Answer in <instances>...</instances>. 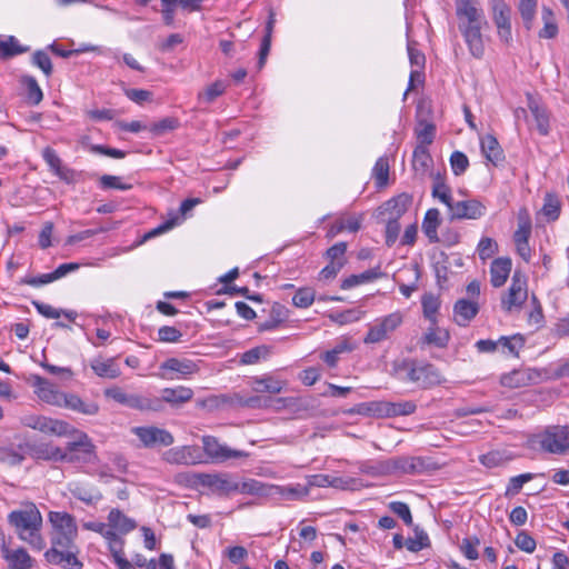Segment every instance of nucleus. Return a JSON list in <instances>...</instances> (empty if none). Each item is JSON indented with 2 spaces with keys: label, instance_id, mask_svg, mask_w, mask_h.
I'll use <instances>...</instances> for the list:
<instances>
[{
  "label": "nucleus",
  "instance_id": "1",
  "mask_svg": "<svg viewBox=\"0 0 569 569\" xmlns=\"http://www.w3.org/2000/svg\"><path fill=\"white\" fill-rule=\"evenodd\" d=\"M48 518L53 531L51 536L52 546L44 553L46 560L64 569H81L82 563L77 558V547L74 545L78 535L74 517L68 512L50 511Z\"/></svg>",
  "mask_w": 569,
  "mask_h": 569
},
{
  "label": "nucleus",
  "instance_id": "2",
  "mask_svg": "<svg viewBox=\"0 0 569 569\" xmlns=\"http://www.w3.org/2000/svg\"><path fill=\"white\" fill-rule=\"evenodd\" d=\"M458 29L472 57L480 59L485 54V42L481 33L487 24L483 11L477 0H455Z\"/></svg>",
  "mask_w": 569,
  "mask_h": 569
},
{
  "label": "nucleus",
  "instance_id": "3",
  "mask_svg": "<svg viewBox=\"0 0 569 569\" xmlns=\"http://www.w3.org/2000/svg\"><path fill=\"white\" fill-rule=\"evenodd\" d=\"M8 522L14 529L18 538L33 550L44 549L46 540L41 535L42 516L34 503L27 502L19 509L12 510L8 515Z\"/></svg>",
  "mask_w": 569,
  "mask_h": 569
},
{
  "label": "nucleus",
  "instance_id": "4",
  "mask_svg": "<svg viewBox=\"0 0 569 569\" xmlns=\"http://www.w3.org/2000/svg\"><path fill=\"white\" fill-rule=\"evenodd\" d=\"M395 375L400 380L416 383L421 389H430L446 381L441 372L432 363L403 359L393 363Z\"/></svg>",
  "mask_w": 569,
  "mask_h": 569
},
{
  "label": "nucleus",
  "instance_id": "5",
  "mask_svg": "<svg viewBox=\"0 0 569 569\" xmlns=\"http://www.w3.org/2000/svg\"><path fill=\"white\" fill-rule=\"evenodd\" d=\"M70 440L67 442L62 457L66 462L71 463H87L96 457L94 445L89 436L78 429H74L69 436Z\"/></svg>",
  "mask_w": 569,
  "mask_h": 569
},
{
  "label": "nucleus",
  "instance_id": "6",
  "mask_svg": "<svg viewBox=\"0 0 569 569\" xmlns=\"http://www.w3.org/2000/svg\"><path fill=\"white\" fill-rule=\"evenodd\" d=\"M402 322L403 315L401 311H395L387 316L377 318L369 327V330L363 338V342L366 345H372L389 339Z\"/></svg>",
  "mask_w": 569,
  "mask_h": 569
},
{
  "label": "nucleus",
  "instance_id": "7",
  "mask_svg": "<svg viewBox=\"0 0 569 569\" xmlns=\"http://www.w3.org/2000/svg\"><path fill=\"white\" fill-rule=\"evenodd\" d=\"M540 448L547 452L561 455L569 450V426H552L538 435Z\"/></svg>",
  "mask_w": 569,
  "mask_h": 569
},
{
  "label": "nucleus",
  "instance_id": "8",
  "mask_svg": "<svg viewBox=\"0 0 569 569\" xmlns=\"http://www.w3.org/2000/svg\"><path fill=\"white\" fill-rule=\"evenodd\" d=\"M527 298V278L520 271H515L508 292L501 298V308L509 313L519 311Z\"/></svg>",
  "mask_w": 569,
  "mask_h": 569
},
{
  "label": "nucleus",
  "instance_id": "9",
  "mask_svg": "<svg viewBox=\"0 0 569 569\" xmlns=\"http://www.w3.org/2000/svg\"><path fill=\"white\" fill-rule=\"evenodd\" d=\"M422 467L420 458L398 457L395 459L380 461L375 470L370 471L371 476L390 475V473H408L418 472Z\"/></svg>",
  "mask_w": 569,
  "mask_h": 569
},
{
  "label": "nucleus",
  "instance_id": "10",
  "mask_svg": "<svg viewBox=\"0 0 569 569\" xmlns=\"http://www.w3.org/2000/svg\"><path fill=\"white\" fill-rule=\"evenodd\" d=\"M131 432L138 437L146 448H153L157 446L169 447L174 442V438L171 432L154 426L133 427Z\"/></svg>",
  "mask_w": 569,
  "mask_h": 569
},
{
  "label": "nucleus",
  "instance_id": "11",
  "mask_svg": "<svg viewBox=\"0 0 569 569\" xmlns=\"http://www.w3.org/2000/svg\"><path fill=\"white\" fill-rule=\"evenodd\" d=\"M202 447L204 453L213 461L224 462L229 459L247 458L248 453L242 450L231 449L219 442L216 437L203 436Z\"/></svg>",
  "mask_w": 569,
  "mask_h": 569
},
{
  "label": "nucleus",
  "instance_id": "12",
  "mask_svg": "<svg viewBox=\"0 0 569 569\" xmlns=\"http://www.w3.org/2000/svg\"><path fill=\"white\" fill-rule=\"evenodd\" d=\"M487 212V207L478 199H468L456 201L448 211L449 219L452 220H478Z\"/></svg>",
  "mask_w": 569,
  "mask_h": 569
},
{
  "label": "nucleus",
  "instance_id": "13",
  "mask_svg": "<svg viewBox=\"0 0 569 569\" xmlns=\"http://www.w3.org/2000/svg\"><path fill=\"white\" fill-rule=\"evenodd\" d=\"M492 19L498 29L499 38L509 42L511 34V9L503 0H490Z\"/></svg>",
  "mask_w": 569,
  "mask_h": 569
},
{
  "label": "nucleus",
  "instance_id": "14",
  "mask_svg": "<svg viewBox=\"0 0 569 569\" xmlns=\"http://www.w3.org/2000/svg\"><path fill=\"white\" fill-rule=\"evenodd\" d=\"M162 460L170 465L193 466L202 462V455L197 446H180L164 451Z\"/></svg>",
  "mask_w": 569,
  "mask_h": 569
},
{
  "label": "nucleus",
  "instance_id": "15",
  "mask_svg": "<svg viewBox=\"0 0 569 569\" xmlns=\"http://www.w3.org/2000/svg\"><path fill=\"white\" fill-rule=\"evenodd\" d=\"M199 483L220 496H228L237 490V481L227 473H199Z\"/></svg>",
  "mask_w": 569,
  "mask_h": 569
},
{
  "label": "nucleus",
  "instance_id": "16",
  "mask_svg": "<svg viewBox=\"0 0 569 569\" xmlns=\"http://www.w3.org/2000/svg\"><path fill=\"white\" fill-rule=\"evenodd\" d=\"M30 383L34 388V393L41 401L57 407L61 406L64 392L58 390L48 379L39 375H32L30 377Z\"/></svg>",
  "mask_w": 569,
  "mask_h": 569
},
{
  "label": "nucleus",
  "instance_id": "17",
  "mask_svg": "<svg viewBox=\"0 0 569 569\" xmlns=\"http://www.w3.org/2000/svg\"><path fill=\"white\" fill-rule=\"evenodd\" d=\"M541 379V373L533 368H519L500 378V383L507 388H521L530 385L538 383Z\"/></svg>",
  "mask_w": 569,
  "mask_h": 569
},
{
  "label": "nucleus",
  "instance_id": "18",
  "mask_svg": "<svg viewBox=\"0 0 569 569\" xmlns=\"http://www.w3.org/2000/svg\"><path fill=\"white\" fill-rule=\"evenodd\" d=\"M42 158L48 164L49 169L63 182L71 184L77 181V171L66 164L58 156L54 149L46 147L42 150Z\"/></svg>",
  "mask_w": 569,
  "mask_h": 569
},
{
  "label": "nucleus",
  "instance_id": "19",
  "mask_svg": "<svg viewBox=\"0 0 569 569\" xmlns=\"http://www.w3.org/2000/svg\"><path fill=\"white\" fill-rule=\"evenodd\" d=\"M161 370L172 372L174 375L163 376L166 379H180L192 376L198 372L199 368L196 362L189 359L169 358L160 366Z\"/></svg>",
  "mask_w": 569,
  "mask_h": 569
},
{
  "label": "nucleus",
  "instance_id": "20",
  "mask_svg": "<svg viewBox=\"0 0 569 569\" xmlns=\"http://www.w3.org/2000/svg\"><path fill=\"white\" fill-rule=\"evenodd\" d=\"M1 553L11 569H32L34 560L24 548L10 549L6 542L1 546Z\"/></svg>",
  "mask_w": 569,
  "mask_h": 569
},
{
  "label": "nucleus",
  "instance_id": "21",
  "mask_svg": "<svg viewBox=\"0 0 569 569\" xmlns=\"http://www.w3.org/2000/svg\"><path fill=\"white\" fill-rule=\"evenodd\" d=\"M33 429L43 433L56 435L59 437H69L74 428L63 420L38 417L34 419Z\"/></svg>",
  "mask_w": 569,
  "mask_h": 569
},
{
  "label": "nucleus",
  "instance_id": "22",
  "mask_svg": "<svg viewBox=\"0 0 569 569\" xmlns=\"http://www.w3.org/2000/svg\"><path fill=\"white\" fill-rule=\"evenodd\" d=\"M60 407L86 416H94L99 412V405L97 402L83 400L76 393L64 392Z\"/></svg>",
  "mask_w": 569,
  "mask_h": 569
},
{
  "label": "nucleus",
  "instance_id": "23",
  "mask_svg": "<svg viewBox=\"0 0 569 569\" xmlns=\"http://www.w3.org/2000/svg\"><path fill=\"white\" fill-rule=\"evenodd\" d=\"M376 406L377 411L387 417L409 416L417 409V405L410 400L398 402L381 401L376 403Z\"/></svg>",
  "mask_w": 569,
  "mask_h": 569
},
{
  "label": "nucleus",
  "instance_id": "24",
  "mask_svg": "<svg viewBox=\"0 0 569 569\" xmlns=\"http://www.w3.org/2000/svg\"><path fill=\"white\" fill-rule=\"evenodd\" d=\"M511 259L508 257H500L492 261L490 267V282L495 288L502 287L511 271Z\"/></svg>",
  "mask_w": 569,
  "mask_h": 569
},
{
  "label": "nucleus",
  "instance_id": "25",
  "mask_svg": "<svg viewBox=\"0 0 569 569\" xmlns=\"http://www.w3.org/2000/svg\"><path fill=\"white\" fill-rule=\"evenodd\" d=\"M308 495V487H303L300 483L288 486L271 485L270 497H278L282 500H301Z\"/></svg>",
  "mask_w": 569,
  "mask_h": 569
},
{
  "label": "nucleus",
  "instance_id": "26",
  "mask_svg": "<svg viewBox=\"0 0 569 569\" xmlns=\"http://www.w3.org/2000/svg\"><path fill=\"white\" fill-rule=\"evenodd\" d=\"M479 306L477 302L460 299L453 307L455 321L457 325L466 327L477 316Z\"/></svg>",
  "mask_w": 569,
  "mask_h": 569
},
{
  "label": "nucleus",
  "instance_id": "27",
  "mask_svg": "<svg viewBox=\"0 0 569 569\" xmlns=\"http://www.w3.org/2000/svg\"><path fill=\"white\" fill-rule=\"evenodd\" d=\"M161 393L164 403H169L171 407H180L181 405L190 401L193 397V390L184 386L164 388Z\"/></svg>",
  "mask_w": 569,
  "mask_h": 569
},
{
  "label": "nucleus",
  "instance_id": "28",
  "mask_svg": "<svg viewBox=\"0 0 569 569\" xmlns=\"http://www.w3.org/2000/svg\"><path fill=\"white\" fill-rule=\"evenodd\" d=\"M30 50L28 46H22L14 36L0 34V59L8 60L16 56L26 53Z\"/></svg>",
  "mask_w": 569,
  "mask_h": 569
},
{
  "label": "nucleus",
  "instance_id": "29",
  "mask_svg": "<svg viewBox=\"0 0 569 569\" xmlns=\"http://www.w3.org/2000/svg\"><path fill=\"white\" fill-rule=\"evenodd\" d=\"M93 372L100 378L116 379L121 375L120 368L114 358L103 360L96 358L90 363Z\"/></svg>",
  "mask_w": 569,
  "mask_h": 569
},
{
  "label": "nucleus",
  "instance_id": "30",
  "mask_svg": "<svg viewBox=\"0 0 569 569\" xmlns=\"http://www.w3.org/2000/svg\"><path fill=\"white\" fill-rule=\"evenodd\" d=\"M108 521L111 530L118 532L119 535H126L137 527L136 521L127 517L119 509H112L109 512Z\"/></svg>",
  "mask_w": 569,
  "mask_h": 569
},
{
  "label": "nucleus",
  "instance_id": "31",
  "mask_svg": "<svg viewBox=\"0 0 569 569\" xmlns=\"http://www.w3.org/2000/svg\"><path fill=\"white\" fill-rule=\"evenodd\" d=\"M287 382L274 378L271 375L256 377L252 380V388L257 392L279 393L282 391Z\"/></svg>",
  "mask_w": 569,
  "mask_h": 569
},
{
  "label": "nucleus",
  "instance_id": "32",
  "mask_svg": "<svg viewBox=\"0 0 569 569\" xmlns=\"http://www.w3.org/2000/svg\"><path fill=\"white\" fill-rule=\"evenodd\" d=\"M440 226V212L436 208L427 210L422 220V231L431 243L439 242L438 227Z\"/></svg>",
  "mask_w": 569,
  "mask_h": 569
},
{
  "label": "nucleus",
  "instance_id": "33",
  "mask_svg": "<svg viewBox=\"0 0 569 569\" xmlns=\"http://www.w3.org/2000/svg\"><path fill=\"white\" fill-rule=\"evenodd\" d=\"M385 273L380 270L379 267L366 270L359 274H351L342 280L341 289L348 290L356 286L367 283L373 281L376 279L382 278Z\"/></svg>",
  "mask_w": 569,
  "mask_h": 569
},
{
  "label": "nucleus",
  "instance_id": "34",
  "mask_svg": "<svg viewBox=\"0 0 569 569\" xmlns=\"http://www.w3.org/2000/svg\"><path fill=\"white\" fill-rule=\"evenodd\" d=\"M271 485L261 482L256 479H247L242 482L237 481L236 492L258 496V497H270Z\"/></svg>",
  "mask_w": 569,
  "mask_h": 569
},
{
  "label": "nucleus",
  "instance_id": "35",
  "mask_svg": "<svg viewBox=\"0 0 569 569\" xmlns=\"http://www.w3.org/2000/svg\"><path fill=\"white\" fill-rule=\"evenodd\" d=\"M481 151L487 160L493 164H497L503 159V151L498 140L492 134H487L481 138Z\"/></svg>",
  "mask_w": 569,
  "mask_h": 569
},
{
  "label": "nucleus",
  "instance_id": "36",
  "mask_svg": "<svg viewBox=\"0 0 569 569\" xmlns=\"http://www.w3.org/2000/svg\"><path fill=\"white\" fill-rule=\"evenodd\" d=\"M63 450L51 443H40L32 447V456L37 459L62 461Z\"/></svg>",
  "mask_w": 569,
  "mask_h": 569
},
{
  "label": "nucleus",
  "instance_id": "37",
  "mask_svg": "<svg viewBox=\"0 0 569 569\" xmlns=\"http://www.w3.org/2000/svg\"><path fill=\"white\" fill-rule=\"evenodd\" d=\"M362 216H353L347 219H338L329 229L328 237L333 238L338 233L348 230L350 232H357L361 227Z\"/></svg>",
  "mask_w": 569,
  "mask_h": 569
},
{
  "label": "nucleus",
  "instance_id": "38",
  "mask_svg": "<svg viewBox=\"0 0 569 569\" xmlns=\"http://www.w3.org/2000/svg\"><path fill=\"white\" fill-rule=\"evenodd\" d=\"M20 83L27 91V99L30 104L37 106L42 101L43 93L34 77L24 74L20 78Z\"/></svg>",
  "mask_w": 569,
  "mask_h": 569
},
{
  "label": "nucleus",
  "instance_id": "39",
  "mask_svg": "<svg viewBox=\"0 0 569 569\" xmlns=\"http://www.w3.org/2000/svg\"><path fill=\"white\" fill-rule=\"evenodd\" d=\"M528 107L535 118L537 130L541 136H547L550 130L549 114L547 110L539 106L535 100H530Z\"/></svg>",
  "mask_w": 569,
  "mask_h": 569
},
{
  "label": "nucleus",
  "instance_id": "40",
  "mask_svg": "<svg viewBox=\"0 0 569 569\" xmlns=\"http://www.w3.org/2000/svg\"><path fill=\"white\" fill-rule=\"evenodd\" d=\"M412 202V197L408 193H400L390 200H388L386 206V211L390 212V214L399 218L402 216L409 208Z\"/></svg>",
  "mask_w": 569,
  "mask_h": 569
},
{
  "label": "nucleus",
  "instance_id": "41",
  "mask_svg": "<svg viewBox=\"0 0 569 569\" xmlns=\"http://www.w3.org/2000/svg\"><path fill=\"white\" fill-rule=\"evenodd\" d=\"M104 395L107 398H110L116 402L129 407L131 409H136V407H139V405L137 403L139 395L127 393L119 387L106 389Z\"/></svg>",
  "mask_w": 569,
  "mask_h": 569
},
{
  "label": "nucleus",
  "instance_id": "42",
  "mask_svg": "<svg viewBox=\"0 0 569 569\" xmlns=\"http://www.w3.org/2000/svg\"><path fill=\"white\" fill-rule=\"evenodd\" d=\"M525 339L521 335H513L511 337L499 338V350L503 355L518 357L519 350L523 348Z\"/></svg>",
  "mask_w": 569,
  "mask_h": 569
},
{
  "label": "nucleus",
  "instance_id": "43",
  "mask_svg": "<svg viewBox=\"0 0 569 569\" xmlns=\"http://www.w3.org/2000/svg\"><path fill=\"white\" fill-rule=\"evenodd\" d=\"M543 28L539 31V37L543 39H553L558 34V26L552 10L548 7L542 8Z\"/></svg>",
  "mask_w": 569,
  "mask_h": 569
},
{
  "label": "nucleus",
  "instance_id": "44",
  "mask_svg": "<svg viewBox=\"0 0 569 569\" xmlns=\"http://www.w3.org/2000/svg\"><path fill=\"white\" fill-rule=\"evenodd\" d=\"M226 91V84L221 80H217L209 84L201 92L198 93V101L204 103L213 102L218 97L223 94Z\"/></svg>",
  "mask_w": 569,
  "mask_h": 569
},
{
  "label": "nucleus",
  "instance_id": "45",
  "mask_svg": "<svg viewBox=\"0 0 569 569\" xmlns=\"http://www.w3.org/2000/svg\"><path fill=\"white\" fill-rule=\"evenodd\" d=\"M372 177L376 186L381 188L388 183L389 179V161L386 157H380L372 169Z\"/></svg>",
  "mask_w": 569,
  "mask_h": 569
},
{
  "label": "nucleus",
  "instance_id": "46",
  "mask_svg": "<svg viewBox=\"0 0 569 569\" xmlns=\"http://www.w3.org/2000/svg\"><path fill=\"white\" fill-rule=\"evenodd\" d=\"M432 159L428 150V146L417 144L413 150L412 166L415 170L425 171L431 164Z\"/></svg>",
  "mask_w": 569,
  "mask_h": 569
},
{
  "label": "nucleus",
  "instance_id": "47",
  "mask_svg": "<svg viewBox=\"0 0 569 569\" xmlns=\"http://www.w3.org/2000/svg\"><path fill=\"white\" fill-rule=\"evenodd\" d=\"M432 197L439 199L443 204L447 206L448 210L455 202L451 196V189L440 178H437L432 187Z\"/></svg>",
  "mask_w": 569,
  "mask_h": 569
},
{
  "label": "nucleus",
  "instance_id": "48",
  "mask_svg": "<svg viewBox=\"0 0 569 569\" xmlns=\"http://www.w3.org/2000/svg\"><path fill=\"white\" fill-rule=\"evenodd\" d=\"M179 126H180V123H179V120L177 118L167 117V118H163V119H161V120H159L157 122H153L149 127V131L153 136L160 137V136H163L164 133H167L169 131L176 130Z\"/></svg>",
  "mask_w": 569,
  "mask_h": 569
},
{
  "label": "nucleus",
  "instance_id": "49",
  "mask_svg": "<svg viewBox=\"0 0 569 569\" xmlns=\"http://www.w3.org/2000/svg\"><path fill=\"white\" fill-rule=\"evenodd\" d=\"M270 355V349L267 346H258L247 350L241 355L240 362L242 365H254L261 359H267Z\"/></svg>",
  "mask_w": 569,
  "mask_h": 569
},
{
  "label": "nucleus",
  "instance_id": "50",
  "mask_svg": "<svg viewBox=\"0 0 569 569\" xmlns=\"http://www.w3.org/2000/svg\"><path fill=\"white\" fill-rule=\"evenodd\" d=\"M533 473H521L509 479L508 486L505 491L506 497H513L520 492L523 485L533 479Z\"/></svg>",
  "mask_w": 569,
  "mask_h": 569
},
{
  "label": "nucleus",
  "instance_id": "51",
  "mask_svg": "<svg viewBox=\"0 0 569 569\" xmlns=\"http://www.w3.org/2000/svg\"><path fill=\"white\" fill-rule=\"evenodd\" d=\"M449 333L446 330L437 328H429L423 336V341L428 345H435L439 348H443L449 342Z\"/></svg>",
  "mask_w": 569,
  "mask_h": 569
},
{
  "label": "nucleus",
  "instance_id": "52",
  "mask_svg": "<svg viewBox=\"0 0 569 569\" xmlns=\"http://www.w3.org/2000/svg\"><path fill=\"white\" fill-rule=\"evenodd\" d=\"M31 63L39 68L46 77L52 74L53 68L49 54L44 50H37L31 57Z\"/></svg>",
  "mask_w": 569,
  "mask_h": 569
},
{
  "label": "nucleus",
  "instance_id": "53",
  "mask_svg": "<svg viewBox=\"0 0 569 569\" xmlns=\"http://www.w3.org/2000/svg\"><path fill=\"white\" fill-rule=\"evenodd\" d=\"M139 407H136L138 410H148V411H162L164 409V400L162 395L160 397H138Z\"/></svg>",
  "mask_w": 569,
  "mask_h": 569
},
{
  "label": "nucleus",
  "instance_id": "54",
  "mask_svg": "<svg viewBox=\"0 0 569 569\" xmlns=\"http://www.w3.org/2000/svg\"><path fill=\"white\" fill-rule=\"evenodd\" d=\"M498 251V243L490 237H482L477 246L480 260L486 261Z\"/></svg>",
  "mask_w": 569,
  "mask_h": 569
},
{
  "label": "nucleus",
  "instance_id": "55",
  "mask_svg": "<svg viewBox=\"0 0 569 569\" xmlns=\"http://www.w3.org/2000/svg\"><path fill=\"white\" fill-rule=\"evenodd\" d=\"M537 0H519V11L527 29H530L535 19Z\"/></svg>",
  "mask_w": 569,
  "mask_h": 569
},
{
  "label": "nucleus",
  "instance_id": "56",
  "mask_svg": "<svg viewBox=\"0 0 569 569\" xmlns=\"http://www.w3.org/2000/svg\"><path fill=\"white\" fill-rule=\"evenodd\" d=\"M418 144L429 146L433 142L436 136V127L433 123L421 122L416 129Z\"/></svg>",
  "mask_w": 569,
  "mask_h": 569
},
{
  "label": "nucleus",
  "instance_id": "57",
  "mask_svg": "<svg viewBox=\"0 0 569 569\" xmlns=\"http://www.w3.org/2000/svg\"><path fill=\"white\" fill-rule=\"evenodd\" d=\"M316 295L312 288H300L292 298V303L298 308H308L315 301Z\"/></svg>",
  "mask_w": 569,
  "mask_h": 569
},
{
  "label": "nucleus",
  "instance_id": "58",
  "mask_svg": "<svg viewBox=\"0 0 569 569\" xmlns=\"http://www.w3.org/2000/svg\"><path fill=\"white\" fill-rule=\"evenodd\" d=\"M422 309H423V315L425 317L432 323L435 325L436 321H437V312H438V309H439V301L436 297H433L432 295H429V296H425L422 298Z\"/></svg>",
  "mask_w": 569,
  "mask_h": 569
},
{
  "label": "nucleus",
  "instance_id": "59",
  "mask_svg": "<svg viewBox=\"0 0 569 569\" xmlns=\"http://www.w3.org/2000/svg\"><path fill=\"white\" fill-rule=\"evenodd\" d=\"M99 186L102 189L129 190L131 184L122 182L118 176L103 174L99 179Z\"/></svg>",
  "mask_w": 569,
  "mask_h": 569
},
{
  "label": "nucleus",
  "instance_id": "60",
  "mask_svg": "<svg viewBox=\"0 0 569 569\" xmlns=\"http://www.w3.org/2000/svg\"><path fill=\"white\" fill-rule=\"evenodd\" d=\"M543 214L549 220H557L560 214V202L557 197L547 194L542 208Z\"/></svg>",
  "mask_w": 569,
  "mask_h": 569
},
{
  "label": "nucleus",
  "instance_id": "61",
  "mask_svg": "<svg viewBox=\"0 0 569 569\" xmlns=\"http://www.w3.org/2000/svg\"><path fill=\"white\" fill-rule=\"evenodd\" d=\"M430 545L428 535L425 531H417L415 538H409L406 542L407 549L412 552L420 551Z\"/></svg>",
  "mask_w": 569,
  "mask_h": 569
},
{
  "label": "nucleus",
  "instance_id": "62",
  "mask_svg": "<svg viewBox=\"0 0 569 569\" xmlns=\"http://www.w3.org/2000/svg\"><path fill=\"white\" fill-rule=\"evenodd\" d=\"M450 164H451L452 172L456 176H460L467 170V168L469 166V160L463 152L455 151V152H452V154L450 157Z\"/></svg>",
  "mask_w": 569,
  "mask_h": 569
},
{
  "label": "nucleus",
  "instance_id": "63",
  "mask_svg": "<svg viewBox=\"0 0 569 569\" xmlns=\"http://www.w3.org/2000/svg\"><path fill=\"white\" fill-rule=\"evenodd\" d=\"M389 509L400 517L407 526L412 525V515L407 503L401 501H392L389 503Z\"/></svg>",
  "mask_w": 569,
  "mask_h": 569
},
{
  "label": "nucleus",
  "instance_id": "64",
  "mask_svg": "<svg viewBox=\"0 0 569 569\" xmlns=\"http://www.w3.org/2000/svg\"><path fill=\"white\" fill-rule=\"evenodd\" d=\"M531 234V222L528 218L519 219L518 228L513 234L515 243L529 241Z\"/></svg>",
  "mask_w": 569,
  "mask_h": 569
}]
</instances>
